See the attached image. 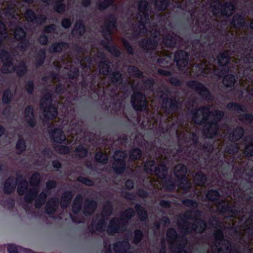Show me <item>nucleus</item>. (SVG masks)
<instances>
[{
	"mask_svg": "<svg viewBox=\"0 0 253 253\" xmlns=\"http://www.w3.org/2000/svg\"><path fill=\"white\" fill-rule=\"evenodd\" d=\"M54 141L58 143H61L66 140V137L63 132L60 129L56 130L53 134Z\"/></svg>",
	"mask_w": 253,
	"mask_h": 253,
	"instance_id": "f3484780",
	"label": "nucleus"
},
{
	"mask_svg": "<svg viewBox=\"0 0 253 253\" xmlns=\"http://www.w3.org/2000/svg\"><path fill=\"white\" fill-rule=\"evenodd\" d=\"M1 59L3 63V72L4 73L10 72L16 69L14 68L11 60L8 53L6 51H2L0 54Z\"/></svg>",
	"mask_w": 253,
	"mask_h": 253,
	"instance_id": "0eeeda50",
	"label": "nucleus"
},
{
	"mask_svg": "<svg viewBox=\"0 0 253 253\" xmlns=\"http://www.w3.org/2000/svg\"><path fill=\"white\" fill-rule=\"evenodd\" d=\"M58 204L57 199L54 198L48 202L46 207V211L49 214L54 212L56 209Z\"/></svg>",
	"mask_w": 253,
	"mask_h": 253,
	"instance_id": "ddd939ff",
	"label": "nucleus"
},
{
	"mask_svg": "<svg viewBox=\"0 0 253 253\" xmlns=\"http://www.w3.org/2000/svg\"><path fill=\"white\" fill-rule=\"evenodd\" d=\"M184 204L188 205V206H193V207H195L197 206V204L196 203L193 202L192 201L190 200H187L184 201Z\"/></svg>",
	"mask_w": 253,
	"mask_h": 253,
	"instance_id": "09e8293b",
	"label": "nucleus"
},
{
	"mask_svg": "<svg viewBox=\"0 0 253 253\" xmlns=\"http://www.w3.org/2000/svg\"><path fill=\"white\" fill-rule=\"evenodd\" d=\"M60 152L62 153H67L69 152V149L67 147H63L60 150Z\"/></svg>",
	"mask_w": 253,
	"mask_h": 253,
	"instance_id": "5fc2aeb1",
	"label": "nucleus"
},
{
	"mask_svg": "<svg viewBox=\"0 0 253 253\" xmlns=\"http://www.w3.org/2000/svg\"><path fill=\"white\" fill-rule=\"evenodd\" d=\"M53 166L55 168H59L60 167V164L58 162H54L53 163Z\"/></svg>",
	"mask_w": 253,
	"mask_h": 253,
	"instance_id": "bf43d9fd",
	"label": "nucleus"
},
{
	"mask_svg": "<svg viewBox=\"0 0 253 253\" xmlns=\"http://www.w3.org/2000/svg\"><path fill=\"white\" fill-rule=\"evenodd\" d=\"M214 235L217 245H215V246H212V250H214V248L216 247L218 253H221L220 252L224 250H226L227 251L229 248L228 243H227V245H224L223 246V244H225L226 241L223 240V234L222 231L220 230H217L215 232Z\"/></svg>",
	"mask_w": 253,
	"mask_h": 253,
	"instance_id": "423d86ee",
	"label": "nucleus"
},
{
	"mask_svg": "<svg viewBox=\"0 0 253 253\" xmlns=\"http://www.w3.org/2000/svg\"><path fill=\"white\" fill-rule=\"evenodd\" d=\"M95 159L97 161L104 163L107 161L108 157L106 153H97L95 155Z\"/></svg>",
	"mask_w": 253,
	"mask_h": 253,
	"instance_id": "b1692460",
	"label": "nucleus"
},
{
	"mask_svg": "<svg viewBox=\"0 0 253 253\" xmlns=\"http://www.w3.org/2000/svg\"><path fill=\"white\" fill-rule=\"evenodd\" d=\"M71 196L68 197L67 198V201L65 205H64L63 203H61V206L63 207H65L67 206V205L69 204V202L71 199Z\"/></svg>",
	"mask_w": 253,
	"mask_h": 253,
	"instance_id": "6e6d98bb",
	"label": "nucleus"
},
{
	"mask_svg": "<svg viewBox=\"0 0 253 253\" xmlns=\"http://www.w3.org/2000/svg\"><path fill=\"white\" fill-rule=\"evenodd\" d=\"M40 42L42 44H45L47 42V38L45 36H41L40 38Z\"/></svg>",
	"mask_w": 253,
	"mask_h": 253,
	"instance_id": "49530a36",
	"label": "nucleus"
},
{
	"mask_svg": "<svg viewBox=\"0 0 253 253\" xmlns=\"http://www.w3.org/2000/svg\"><path fill=\"white\" fill-rule=\"evenodd\" d=\"M16 148L20 152H22L25 148L24 141L22 139H19L16 144Z\"/></svg>",
	"mask_w": 253,
	"mask_h": 253,
	"instance_id": "c9c22d12",
	"label": "nucleus"
},
{
	"mask_svg": "<svg viewBox=\"0 0 253 253\" xmlns=\"http://www.w3.org/2000/svg\"><path fill=\"white\" fill-rule=\"evenodd\" d=\"M139 16L137 17L140 29L146 27L147 21L149 20L148 12V3L145 0H142L139 3Z\"/></svg>",
	"mask_w": 253,
	"mask_h": 253,
	"instance_id": "7ed1b4c3",
	"label": "nucleus"
},
{
	"mask_svg": "<svg viewBox=\"0 0 253 253\" xmlns=\"http://www.w3.org/2000/svg\"><path fill=\"white\" fill-rule=\"evenodd\" d=\"M112 79L114 83H117L121 79V75L119 73H115L113 74Z\"/></svg>",
	"mask_w": 253,
	"mask_h": 253,
	"instance_id": "a19ab883",
	"label": "nucleus"
},
{
	"mask_svg": "<svg viewBox=\"0 0 253 253\" xmlns=\"http://www.w3.org/2000/svg\"><path fill=\"white\" fill-rule=\"evenodd\" d=\"M142 237V233L140 231H136L134 233V241L135 243H138L140 241Z\"/></svg>",
	"mask_w": 253,
	"mask_h": 253,
	"instance_id": "4c0bfd02",
	"label": "nucleus"
},
{
	"mask_svg": "<svg viewBox=\"0 0 253 253\" xmlns=\"http://www.w3.org/2000/svg\"><path fill=\"white\" fill-rule=\"evenodd\" d=\"M90 3V0H83V4L85 6H87L89 5Z\"/></svg>",
	"mask_w": 253,
	"mask_h": 253,
	"instance_id": "052dcab7",
	"label": "nucleus"
},
{
	"mask_svg": "<svg viewBox=\"0 0 253 253\" xmlns=\"http://www.w3.org/2000/svg\"><path fill=\"white\" fill-rule=\"evenodd\" d=\"M218 130V128L216 124L215 123H212V124L211 125L210 128H209L208 132H209V137H212L214 135H215Z\"/></svg>",
	"mask_w": 253,
	"mask_h": 253,
	"instance_id": "c85d7f7f",
	"label": "nucleus"
},
{
	"mask_svg": "<svg viewBox=\"0 0 253 253\" xmlns=\"http://www.w3.org/2000/svg\"><path fill=\"white\" fill-rule=\"evenodd\" d=\"M218 61L221 66H225L228 62L229 58L226 54H222L218 57Z\"/></svg>",
	"mask_w": 253,
	"mask_h": 253,
	"instance_id": "a878e982",
	"label": "nucleus"
},
{
	"mask_svg": "<svg viewBox=\"0 0 253 253\" xmlns=\"http://www.w3.org/2000/svg\"><path fill=\"white\" fill-rule=\"evenodd\" d=\"M205 179H206V177H205V175H202V177H201V181L198 182V184L199 185H203L204 184V182H205Z\"/></svg>",
	"mask_w": 253,
	"mask_h": 253,
	"instance_id": "4d7b16f0",
	"label": "nucleus"
},
{
	"mask_svg": "<svg viewBox=\"0 0 253 253\" xmlns=\"http://www.w3.org/2000/svg\"><path fill=\"white\" fill-rule=\"evenodd\" d=\"M126 185L128 189L132 188L133 186V181L132 180L126 181Z\"/></svg>",
	"mask_w": 253,
	"mask_h": 253,
	"instance_id": "de8ad7c7",
	"label": "nucleus"
},
{
	"mask_svg": "<svg viewBox=\"0 0 253 253\" xmlns=\"http://www.w3.org/2000/svg\"><path fill=\"white\" fill-rule=\"evenodd\" d=\"M245 117H246V118H247V119L248 118V119H249V120H252V119H253L252 116H251V115H245Z\"/></svg>",
	"mask_w": 253,
	"mask_h": 253,
	"instance_id": "680f3d73",
	"label": "nucleus"
},
{
	"mask_svg": "<svg viewBox=\"0 0 253 253\" xmlns=\"http://www.w3.org/2000/svg\"><path fill=\"white\" fill-rule=\"evenodd\" d=\"M244 153L248 156L253 155V143H251L245 147Z\"/></svg>",
	"mask_w": 253,
	"mask_h": 253,
	"instance_id": "473e14b6",
	"label": "nucleus"
},
{
	"mask_svg": "<svg viewBox=\"0 0 253 253\" xmlns=\"http://www.w3.org/2000/svg\"><path fill=\"white\" fill-rule=\"evenodd\" d=\"M53 26H49V27L46 28L45 30L46 31H48V32H50V30H51L50 29H53Z\"/></svg>",
	"mask_w": 253,
	"mask_h": 253,
	"instance_id": "0e129e2a",
	"label": "nucleus"
},
{
	"mask_svg": "<svg viewBox=\"0 0 253 253\" xmlns=\"http://www.w3.org/2000/svg\"><path fill=\"white\" fill-rule=\"evenodd\" d=\"M206 228V224L205 222L200 219L196 220L195 225L193 226V229L198 232H203Z\"/></svg>",
	"mask_w": 253,
	"mask_h": 253,
	"instance_id": "dca6fc26",
	"label": "nucleus"
},
{
	"mask_svg": "<svg viewBox=\"0 0 253 253\" xmlns=\"http://www.w3.org/2000/svg\"><path fill=\"white\" fill-rule=\"evenodd\" d=\"M141 152L140 150L135 149L132 150L130 153V157L131 159H136L140 158Z\"/></svg>",
	"mask_w": 253,
	"mask_h": 253,
	"instance_id": "7c9ffc66",
	"label": "nucleus"
},
{
	"mask_svg": "<svg viewBox=\"0 0 253 253\" xmlns=\"http://www.w3.org/2000/svg\"><path fill=\"white\" fill-rule=\"evenodd\" d=\"M155 169V166L154 161H150L145 164V170L147 173L151 172Z\"/></svg>",
	"mask_w": 253,
	"mask_h": 253,
	"instance_id": "cd10ccee",
	"label": "nucleus"
},
{
	"mask_svg": "<svg viewBox=\"0 0 253 253\" xmlns=\"http://www.w3.org/2000/svg\"><path fill=\"white\" fill-rule=\"evenodd\" d=\"M120 222L116 221V219L112 220L110 222V225L108 228V232L112 234L113 232H118L119 231V224Z\"/></svg>",
	"mask_w": 253,
	"mask_h": 253,
	"instance_id": "a211bd4d",
	"label": "nucleus"
},
{
	"mask_svg": "<svg viewBox=\"0 0 253 253\" xmlns=\"http://www.w3.org/2000/svg\"><path fill=\"white\" fill-rule=\"evenodd\" d=\"M174 173L178 177H183L186 173V168L182 164H178L174 169Z\"/></svg>",
	"mask_w": 253,
	"mask_h": 253,
	"instance_id": "4468645a",
	"label": "nucleus"
},
{
	"mask_svg": "<svg viewBox=\"0 0 253 253\" xmlns=\"http://www.w3.org/2000/svg\"><path fill=\"white\" fill-rule=\"evenodd\" d=\"M7 250L9 253H18L16 246L13 244L7 246Z\"/></svg>",
	"mask_w": 253,
	"mask_h": 253,
	"instance_id": "58836bf2",
	"label": "nucleus"
},
{
	"mask_svg": "<svg viewBox=\"0 0 253 253\" xmlns=\"http://www.w3.org/2000/svg\"><path fill=\"white\" fill-rule=\"evenodd\" d=\"M207 197L210 200L214 201L218 199L219 194L216 191L210 190L208 192Z\"/></svg>",
	"mask_w": 253,
	"mask_h": 253,
	"instance_id": "393cba45",
	"label": "nucleus"
},
{
	"mask_svg": "<svg viewBox=\"0 0 253 253\" xmlns=\"http://www.w3.org/2000/svg\"><path fill=\"white\" fill-rule=\"evenodd\" d=\"M78 29H79L80 30L79 31V33L81 34L82 32H84V26L82 24H77L76 25L75 28L74 29V32H77V31L78 30Z\"/></svg>",
	"mask_w": 253,
	"mask_h": 253,
	"instance_id": "79ce46f5",
	"label": "nucleus"
},
{
	"mask_svg": "<svg viewBox=\"0 0 253 253\" xmlns=\"http://www.w3.org/2000/svg\"><path fill=\"white\" fill-rule=\"evenodd\" d=\"M235 9L234 5L231 3H226L221 6V13L226 16L232 15Z\"/></svg>",
	"mask_w": 253,
	"mask_h": 253,
	"instance_id": "f8f14e48",
	"label": "nucleus"
},
{
	"mask_svg": "<svg viewBox=\"0 0 253 253\" xmlns=\"http://www.w3.org/2000/svg\"><path fill=\"white\" fill-rule=\"evenodd\" d=\"M187 54L183 50H180L175 53L174 60L178 66L182 65L181 62L185 66L187 63Z\"/></svg>",
	"mask_w": 253,
	"mask_h": 253,
	"instance_id": "1a4fd4ad",
	"label": "nucleus"
},
{
	"mask_svg": "<svg viewBox=\"0 0 253 253\" xmlns=\"http://www.w3.org/2000/svg\"><path fill=\"white\" fill-rule=\"evenodd\" d=\"M213 113L210 111L209 108H203L197 111L193 117V120L198 124L204 123L208 121Z\"/></svg>",
	"mask_w": 253,
	"mask_h": 253,
	"instance_id": "20e7f679",
	"label": "nucleus"
},
{
	"mask_svg": "<svg viewBox=\"0 0 253 253\" xmlns=\"http://www.w3.org/2000/svg\"><path fill=\"white\" fill-rule=\"evenodd\" d=\"M113 1L114 0H106L103 3L101 4V8H105L107 6L111 5L113 3Z\"/></svg>",
	"mask_w": 253,
	"mask_h": 253,
	"instance_id": "c03bdc74",
	"label": "nucleus"
},
{
	"mask_svg": "<svg viewBox=\"0 0 253 253\" xmlns=\"http://www.w3.org/2000/svg\"><path fill=\"white\" fill-rule=\"evenodd\" d=\"M86 150L82 146H79L76 149L77 154L80 157H84L85 156L86 154Z\"/></svg>",
	"mask_w": 253,
	"mask_h": 253,
	"instance_id": "72a5a7b5",
	"label": "nucleus"
},
{
	"mask_svg": "<svg viewBox=\"0 0 253 253\" xmlns=\"http://www.w3.org/2000/svg\"><path fill=\"white\" fill-rule=\"evenodd\" d=\"M66 44L64 43H59L54 45V51H60L62 50L63 47H65Z\"/></svg>",
	"mask_w": 253,
	"mask_h": 253,
	"instance_id": "ea45409f",
	"label": "nucleus"
},
{
	"mask_svg": "<svg viewBox=\"0 0 253 253\" xmlns=\"http://www.w3.org/2000/svg\"><path fill=\"white\" fill-rule=\"evenodd\" d=\"M137 210L141 220H144L147 218V213L145 210L140 207H137Z\"/></svg>",
	"mask_w": 253,
	"mask_h": 253,
	"instance_id": "2f4dec72",
	"label": "nucleus"
},
{
	"mask_svg": "<svg viewBox=\"0 0 253 253\" xmlns=\"http://www.w3.org/2000/svg\"><path fill=\"white\" fill-rule=\"evenodd\" d=\"M126 212H127V213H132V212H132V211L131 210H130V209H129V210H128V211H126Z\"/></svg>",
	"mask_w": 253,
	"mask_h": 253,
	"instance_id": "774afa93",
	"label": "nucleus"
},
{
	"mask_svg": "<svg viewBox=\"0 0 253 253\" xmlns=\"http://www.w3.org/2000/svg\"><path fill=\"white\" fill-rule=\"evenodd\" d=\"M250 81L247 80V77H244L239 81V83L241 85L245 87L247 90H250V86L253 82V76L248 77Z\"/></svg>",
	"mask_w": 253,
	"mask_h": 253,
	"instance_id": "aec40b11",
	"label": "nucleus"
},
{
	"mask_svg": "<svg viewBox=\"0 0 253 253\" xmlns=\"http://www.w3.org/2000/svg\"><path fill=\"white\" fill-rule=\"evenodd\" d=\"M131 102L134 109L138 111L142 110L147 105L145 97L140 93H134L132 96Z\"/></svg>",
	"mask_w": 253,
	"mask_h": 253,
	"instance_id": "39448f33",
	"label": "nucleus"
},
{
	"mask_svg": "<svg viewBox=\"0 0 253 253\" xmlns=\"http://www.w3.org/2000/svg\"><path fill=\"white\" fill-rule=\"evenodd\" d=\"M64 8H65V6L62 4L58 5L56 7V10L59 12H60L63 11L64 10Z\"/></svg>",
	"mask_w": 253,
	"mask_h": 253,
	"instance_id": "3c124183",
	"label": "nucleus"
},
{
	"mask_svg": "<svg viewBox=\"0 0 253 253\" xmlns=\"http://www.w3.org/2000/svg\"><path fill=\"white\" fill-rule=\"evenodd\" d=\"M42 1L43 2H46L48 4H49L50 3H51V1H52V0H42Z\"/></svg>",
	"mask_w": 253,
	"mask_h": 253,
	"instance_id": "69168bd1",
	"label": "nucleus"
},
{
	"mask_svg": "<svg viewBox=\"0 0 253 253\" xmlns=\"http://www.w3.org/2000/svg\"><path fill=\"white\" fill-rule=\"evenodd\" d=\"M11 97V92L9 90L6 91L3 95L2 100L5 103H8Z\"/></svg>",
	"mask_w": 253,
	"mask_h": 253,
	"instance_id": "e433bc0d",
	"label": "nucleus"
},
{
	"mask_svg": "<svg viewBox=\"0 0 253 253\" xmlns=\"http://www.w3.org/2000/svg\"><path fill=\"white\" fill-rule=\"evenodd\" d=\"M7 36V33L6 32L5 25L0 20V41H2Z\"/></svg>",
	"mask_w": 253,
	"mask_h": 253,
	"instance_id": "bb28decb",
	"label": "nucleus"
},
{
	"mask_svg": "<svg viewBox=\"0 0 253 253\" xmlns=\"http://www.w3.org/2000/svg\"><path fill=\"white\" fill-rule=\"evenodd\" d=\"M8 8V10H9V13L10 14H11V12L13 11V10L11 9V7L9 5Z\"/></svg>",
	"mask_w": 253,
	"mask_h": 253,
	"instance_id": "338daca9",
	"label": "nucleus"
},
{
	"mask_svg": "<svg viewBox=\"0 0 253 253\" xmlns=\"http://www.w3.org/2000/svg\"><path fill=\"white\" fill-rule=\"evenodd\" d=\"M122 243H120V242H118L117 243H116L115 245V247H114V250H115V251L116 252H120L119 251H118V250L117 249V248L120 247V246H121L122 245Z\"/></svg>",
	"mask_w": 253,
	"mask_h": 253,
	"instance_id": "13d9d810",
	"label": "nucleus"
},
{
	"mask_svg": "<svg viewBox=\"0 0 253 253\" xmlns=\"http://www.w3.org/2000/svg\"><path fill=\"white\" fill-rule=\"evenodd\" d=\"M215 113L216 114V118L217 120L220 119V118L223 116V113L222 112L219 111H216Z\"/></svg>",
	"mask_w": 253,
	"mask_h": 253,
	"instance_id": "603ef678",
	"label": "nucleus"
},
{
	"mask_svg": "<svg viewBox=\"0 0 253 253\" xmlns=\"http://www.w3.org/2000/svg\"><path fill=\"white\" fill-rule=\"evenodd\" d=\"M4 129L3 128L0 126V136L3 133Z\"/></svg>",
	"mask_w": 253,
	"mask_h": 253,
	"instance_id": "e2e57ef3",
	"label": "nucleus"
},
{
	"mask_svg": "<svg viewBox=\"0 0 253 253\" xmlns=\"http://www.w3.org/2000/svg\"><path fill=\"white\" fill-rule=\"evenodd\" d=\"M41 106L44 108V116L48 119H51L56 117L57 115L56 109L52 106H49L48 108L44 107L43 100L41 101Z\"/></svg>",
	"mask_w": 253,
	"mask_h": 253,
	"instance_id": "9d476101",
	"label": "nucleus"
},
{
	"mask_svg": "<svg viewBox=\"0 0 253 253\" xmlns=\"http://www.w3.org/2000/svg\"><path fill=\"white\" fill-rule=\"evenodd\" d=\"M55 186V182L52 181H49L46 184V187L48 189H51Z\"/></svg>",
	"mask_w": 253,
	"mask_h": 253,
	"instance_id": "8fccbe9b",
	"label": "nucleus"
},
{
	"mask_svg": "<svg viewBox=\"0 0 253 253\" xmlns=\"http://www.w3.org/2000/svg\"><path fill=\"white\" fill-rule=\"evenodd\" d=\"M25 18L28 21H34L42 23V21L39 20L36 17L35 13L31 10H28L25 15Z\"/></svg>",
	"mask_w": 253,
	"mask_h": 253,
	"instance_id": "412c9836",
	"label": "nucleus"
},
{
	"mask_svg": "<svg viewBox=\"0 0 253 253\" xmlns=\"http://www.w3.org/2000/svg\"><path fill=\"white\" fill-rule=\"evenodd\" d=\"M14 37L17 40H21L25 37V33L24 31L21 28H17L13 31Z\"/></svg>",
	"mask_w": 253,
	"mask_h": 253,
	"instance_id": "4be33fe9",
	"label": "nucleus"
},
{
	"mask_svg": "<svg viewBox=\"0 0 253 253\" xmlns=\"http://www.w3.org/2000/svg\"><path fill=\"white\" fill-rule=\"evenodd\" d=\"M126 153L123 151H117L115 152L114 158L116 162L120 163L121 167L117 168V167L114 164L113 168L115 171L117 172H122L125 168V162L124 158L126 156Z\"/></svg>",
	"mask_w": 253,
	"mask_h": 253,
	"instance_id": "6e6552de",
	"label": "nucleus"
},
{
	"mask_svg": "<svg viewBox=\"0 0 253 253\" xmlns=\"http://www.w3.org/2000/svg\"><path fill=\"white\" fill-rule=\"evenodd\" d=\"M25 117L28 125L33 126L35 125V121L33 117V109L30 107L26 108L25 110Z\"/></svg>",
	"mask_w": 253,
	"mask_h": 253,
	"instance_id": "9b49d317",
	"label": "nucleus"
},
{
	"mask_svg": "<svg viewBox=\"0 0 253 253\" xmlns=\"http://www.w3.org/2000/svg\"><path fill=\"white\" fill-rule=\"evenodd\" d=\"M15 181L13 178L8 179L5 182L4 190L5 193L11 192L15 187Z\"/></svg>",
	"mask_w": 253,
	"mask_h": 253,
	"instance_id": "2eb2a0df",
	"label": "nucleus"
},
{
	"mask_svg": "<svg viewBox=\"0 0 253 253\" xmlns=\"http://www.w3.org/2000/svg\"><path fill=\"white\" fill-rule=\"evenodd\" d=\"M45 197L46 195L44 193H42L40 194L39 198L36 199L35 205L37 208H39L42 205L44 202Z\"/></svg>",
	"mask_w": 253,
	"mask_h": 253,
	"instance_id": "c756f323",
	"label": "nucleus"
},
{
	"mask_svg": "<svg viewBox=\"0 0 253 253\" xmlns=\"http://www.w3.org/2000/svg\"><path fill=\"white\" fill-rule=\"evenodd\" d=\"M168 4V0H156L155 1L156 6L159 10L165 9Z\"/></svg>",
	"mask_w": 253,
	"mask_h": 253,
	"instance_id": "5701e85b",
	"label": "nucleus"
},
{
	"mask_svg": "<svg viewBox=\"0 0 253 253\" xmlns=\"http://www.w3.org/2000/svg\"><path fill=\"white\" fill-rule=\"evenodd\" d=\"M40 176L38 173L34 174L31 178L30 186L28 189V184L26 181L22 182L18 187V192L20 195L25 194V200L27 202H31L35 198L37 193V186L40 182Z\"/></svg>",
	"mask_w": 253,
	"mask_h": 253,
	"instance_id": "f257e3e1",
	"label": "nucleus"
},
{
	"mask_svg": "<svg viewBox=\"0 0 253 253\" xmlns=\"http://www.w3.org/2000/svg\"><path fill=\"white\" fill-rule=\"evenodd\" d=\"M167 236L170 244L171 249L173 250L174 252L177 253H187L183 249L184 242H182V245L181 244L177 245L179 240L174 229H169L167 232Z\"/></svg>",
	"mask_w": 253,
	"mask_h": 253,
	"instance_id": "f03ea898",
	"label": "nucleus"
},
{
	"mask_svg": "<svg viewBox=\"0 0 253 253\" xmlns=\"http://www.w3.org/2000/svg\"><path fill=\"white\" fill-rule=\"evenodd\" d=\"M71 23V21L69 19H64L62 21V26L65 28L69 27Z\"/></svg>",
	"mask_w": 253,
	"mask_h": 253,
	"instance_id": "a18cd8bd",
	"label": "nucleus"
},
{
	"mask_svg": "<svg viewBox=\"0 0 253 253\" xmlns=\"http://www.w3.org/2000/svg\"><path fill=\"white\" fill-rule=\"evenodd\" d=\"M81 197H77L76 198L75 200V203L77 202V204H75V206L73 207V210L74 212H77L78 211L80 208H81Z\"/></svg>",
	"mask_w": 253,
	"mask_h": 253,
	"instance_id": "f704fd0d",
	"label": "nucleus"
},
{
	"mask_svg": "<svg viewBox=\"0 0 253 253\" xmlns=\"http://www.w3.org/2000/svg\"><path fill=\"white\" fill-rule=\"evenodd\" d=\"M235 79L232 75L225 76L223 79V84L227 86H231L234 84Z\"/></svg>",
	"mask_w": 253,
	"mask_h": 253,
	"instance_id": "6ab92c4d",
	"label": "nucleus"
},
{
	"mask_svg": "<svg viewBox=\"0 0 253 253\" xmlns=\"http://www.w3.org/2000/svg\"><path fill=\"white\" fill-rule=\"evenodd\" d=\"M79 180L84 183L85 185H89L92 184V181L91 180L85 178L80 177L79 178Z\"/></svg>",
	"mask_w": 253,
	"mask_h": 253,
	"instance_id": "37998d69",
	"label": "nucleus"
},
{
	"mask_svg": "<svg viewBox=\"0 0 253 253\" xmlns=\"http://www.w3.org/2000/svg\"><path fill=\"white\" fill-rule=\"evenodd\" d=\"M237 130L239 132V134L236 136L235 135V139H238L241 137V136L243 134V129L242 128H238Z\"/></svg>",
	"mask_w": 253,
	"mask_h": 253,
	"instance_id": "864d4df0",
	"label": "nucleus"
}]
</instances>
